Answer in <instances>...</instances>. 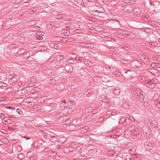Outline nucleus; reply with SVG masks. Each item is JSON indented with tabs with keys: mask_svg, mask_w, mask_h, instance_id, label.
<instances>
[{
	"mask_svg": "<svg viewBox=\"0 0 160 160\" xmlns=\"http://www.w3.org/2000/svg\"><path fill=\"white\" fill-rule=\"evenodd\" d=\"M90 9L93 12L97 13L96 15L97 16H99L100 14L102 13L104 11V9L103 8L98 6H91Z\"/></svg>",
	"mask_w": 160,
	"mask_h": 160,
	"instance_id": "obj_1",
	"label": "nucleus"
},
{
	"mask_svg": "<svg viewBox=\"0 0 160 160\" xmlns=\"http://www.w3.org/2000/svg\"><path fill=\"white\" fill-rule=\"evenodd\" d=\"M148 72L155 76H158L160 74L159 72L156 69H150Z\"/></svg>",
	"mask_w": 160,
	"mask_h": 160,
	"instance_id": "obj_2",
	"label": "nucleus"
},
{
	"mask_svg": "<svg viewBox=\"0 0 160 160\" xmlns=\"http://www.w3.org/2000/svg\"><path fill=\"white\" fill-rule=\"evenodd\" d=\"M145 82H146L147 83L146 85V86L147 87H148L150 88H153L155 87V84L150 82V80H146Z\"/></svg>",
	"mask_w": 160,
	"mask_h": 160,
	"instance_id": "obj_3",
	"label": "nucleus"
},
{
	"mask_svg": "<svg viewBox=\"0 0 160 160\" xmlns=\"http://www.w3.org/2000/svg\"><path fill=\"white\" fill-rule=\"evenodd\" d=\"M120 34L124 36L128 37L129 36L128 32L126 31L122 30L120 32Z\"/></svg>",
	"mask_w": 160,
	"mask_h": 160,
	"instance_id": "obj_4",
	"label": "nucleus"
},
{
	"mask_svg": "<svg viewBox=\"0 0 160 160\" xmlns=\"http://www.w3.org/2000/svg\"><path fill=\"white\" fill-rule=\"evenodd\" d=\"M136 63H137L136 61H133L131 62L130 65L132 68H135L137 67Z\"/></svg>",
	"mask_w": 160,
	"mask_h": 160,
	"instance_id": "obj_5",
	"label": "nucleus"
},
{
	"mask_svg": "<svg viewBox=\"0 0 160 160\" xmlns=\"http://www.w3.org/2000/svg\"><path fill=\"white\" fill-rule=\"evenodd\" d=\"M136 93L138 96L143 94L142 92L139 88H137L136 90Z\"/></svg>",
	"mask_w": 160,
	"mask_h": 160,
	"instance_id": "obj_6",
	"label": "nucleus"
},
{
	"mask_svg": "<svg viewBox=\"0 0 160 160\" xmlns=\"http://www.w3.org/2000/svg\"><path fill=\"white\" fill-rule=\"evenodd\" d=\"M64 68L66 71L69 72L70 71L71 67L70 65H67L65 66Z\"/></svg>",
	"mask_w": 160,
	"mask_h": 160,
	"instance_id": "obj_7",
	"label": "nucleus"
},
{
	"mask_svg": "<svg viewBox=\"0 0 160 160\" xmlns=\"http://www.w3.org/2000/svg\"><path fill=\"white\" fill-rule=\"evenodd\" d=\"M144 97L143 94L142 95L138 96V99L139 100L140 102H142L144 100Z\"/></svg>",
	"mask_w": 160,
	"mask_h": 160,
	"instance_id": "obj_8",
	"label": "nucleus"
},
{
	"mask_svg": "<svg viewBox=\"0 0 160 160\" xmlns=\"http://www.w3.org/2000/svg\"><path fill=\"white\" fill-rule=\"evenodd\" d=\"M37 9V7L35 8H32V9H31L29 13L31 14H32L33 12H34L36 11Z\"/></svg>",
	"mask_w": 160,
	"mask_h": 160,
	"instance_id": "obj_9",
	"label": "nucleus"
},
{
	"mask_svg": "<svg viewBox=\"0 0 160 160\" xmlns=\"http://www.w3.org/2000/svg\"><path fill=\"white\" fill-rule=\"evenodd\" d=\"M120 92V91L119 89H115L113 91V93L115 95H118L119 93Z\"/></svg>",
	"mask_w": 160,
	"mask_h": 160,
	"instance_id": "obj_10",
	"label": "nucleus"
},
{
	"mask_svg": "<svg viewBox=\"0 0 160 160\" xmlns=\"http://www.w3.org/2000/svg\"><path fill=\"white\" fill-rule=\"evenodd\" d=\"M50 141L51 142H54L57 140V138L55 137L54 136H51L50 138Z\"/></svg>",
	"mask_w": 160,
	"mask_h": 160,
	"instance_id": "obj_11",
	"label": "nucleus"
},
{
	"mask_svg": "<svg viewBox=\"0 0 160 160\" xmlns=\"http://www.w3.org/2000/svg\"><path fill=\"white\" fill-rule=\"evenodd\" d=\"M139 130L138 129H136L135 130L134 132V135L135 136H137V135H138L139 134Z\"/></svg>",
	"mask_w": 160,
	"mask_h": 160,
	"instance_id": "obj_12",
	"label": "nucleus"
},
{
	"mask_svg": "<svg viewBox=\"0 0 160 160\" xmlns=\"http://www.w3.org/2000/svg\"><path fill=\"white\" fill-rule=\"evenodd\" d=\"M2 122L3 123H4L5 124H8V123L7 120V118H3L2 120Z\"/></svg>",
	"mask_w": 160,
	"mask_h": 160,
	"instance_id": "obj_13",
	"label": "nucleus"
},
{
	"mask_svg": "<svg viewBox=\"0 0 160 160\" xmlns=\"http://www.w3.org/2000/svg\"><path fill=\"white\" fill-rule=\"evenodd\" d=\"M28 23L31 25H33L36 24V22L35 21L32 20L29 22Z\"/></svg>",
	"mask_w": 160,
	"mask_h": 160,
	"instance_id": "obj_14",
	"label": "nucleus"
},
{
	"mask_svg": "<svg viewBox=\"0 0 160 160\" xmlns=\"http://www.w3.org/2000/svg\"><path fill=\"white\" fill-rule=\"evenodd\" d=\"M20 40L21 43H24L25 41V38L24 37H21L20 38Z\"/></svg>",
	"mask_w": 160,
	"mask_h": 160,
	"instance_id": "obj_15",
	"label": "nucleus"
},
{
	"mask_svg": "<svg viewBox=\"0 0 160 160\" xmlns=\"http://www.w3.org/2000/svg\"><path fill=\"white\" fill-rule=\"evenodd\" d=\"M134 12L137 14H139L140 12V10L138 8H136L134 10Z\"/></svg>",
	"mask_w": 160,
	"mask_h": 160,
	"instance_id": "obj_16",
	"label": "nucleus"
},
{
	"mask_svg": "<svg viewBox=\"0 0 160 160\" xmlns=\"http://www.w3.org/2000/svg\"><path fill=\"white\" fill-rule=\"evenodd\" d=\"M44 32H38L36 33V36H43Z\"/></svg>",
	"mask_w": 160,
	"mask_h": 160,
	"instance_id": "obj_17",
	"label": "nucleus"
},
{
	"mask_svg": "<svg viewBox=\"0 0 160 160\" xmlns=\"http://www.w3.org/2000/svg\"><path fill=\"white\" fill-rule=\"evenodd\" d=\"M148 58H147L146 57H143L142 59V61L144 63L147 64V60Z\"/></svg>",
	"mask_w": 160,
	"mask_h": 160,
	"instance_id": "obj_18",
	"label": "nucleus"
},
{
	"mask_svg": "<svg viewBox=\"0 0 160 160\" xmlns=\"http://www.w3.org/2000/svg\"><path fill=\"white\" fill-rule=\"evenodd\" d=\"M17 112L18 114L20 115H23V112L20 109H17Z\"/></svg>",
	"mask_w": 160,
	"mask_h": 160,
	"instance_id": "obj_19",
	"label": "nucleus"
},
{
	"mask_svg": "<svg viewBox=\"0 0 160 160\" xmlns=\"http://www.w3.org/2000/svg\"><path fill=\"white\" fill-rule=\"evenodd\" d=\"M150 82H152V83L153 84L156 83L158 82V80L156 78H154L152 80H150Z\"/></svg>",
	"mask_w": 160,
	"mask_h": 160,
	"instance_id": "obj_20",
	"label": "nucleus"
},
{
	"mask_svg": "<svg viewBox=\"0 0 160 160\" xmlns=\"http://www.w3.org/2000/svg\"><path fill=\"white\" fill-rule=\"evenodd\" d=\"M3 143L5 144H7L9 142V141L7 138H3Z\"/></svg>",
	"mask_w": 160,
	"mask_h": 160,
	"instance_id": "obj_21",
	"label": "nucleus"
},
{
	"mask_svg": "<svg viewBox=\"0 0 160 160\" xmlns=\"http://www.w3.org/2000/svg\"><path fill=\"white\" fill-rule=\"evenodd\" d=\"M62 18V15L61 14H58L56 17V18L58 19H61Z\"/></svg>",
	"mask_w": 160,
	"mask_h": 160,
	"instance_id": "obj_22",
	"label": "nucleus"
},
{
	"mask_svg": "<svg viewBox=\"0 0 160 160\" xmlns=\"http://www.w3.org/2000/svg\"><path fill=\"white\" fill-rule=\"evenodd\" d=\"M10 118H13V117L12 116H10L9 117H8V118H7V120L8 123V124L10 123H11V119Z\"/></svg>",
	"mask_w": 160,
	"mask_h": 160,
	"instance_id": "obj_23",
	"label": "nucleus"
},
{
	"mask_svg": "<svg viewBox=\"0 0 160 160\" xmlns=\"http://www.w3.org/2000/svg\"><path fill=\"white\" fill-rule=\"evenodd\" d=\"M42 36H36V38L38 40H41L43 39Z\"/></svg>",
	"mask_w": 160,
	"mask_h": 160,
	"instance_id": "obj_24",
	"label": "nucleus"
},
{
	"mask_svg": "<svg viewBox=\"0 0 160 160\" xmlns=\"http://www.w3.org/2000/svg\"><path fill=\"white\" fill-rule=\"evenodd\" d=\"M43 138L46 139H47V138H48V134H47L46 133H44V132H43Z\"/></svg>",
	"mask_w": 160,
	"mask_h": 160,
	"instance_id": "obj_25",
	"label": "nucleus"
},
{
	"mask_svg": "<svg viewBox=\"0 0 160 160\" xmlns=\"http://www.w3.org/2000/svg\"><path fill=\"white\" fill-rule=\"evenodd\" d=\"M11 80H12V82H16L17 81V79H16L15 78V77H13L11 79Z\"/></svg>",
	"mask_w": 160,
	"mask_h": 160,
	"instance_id": "obj_26",
	"label": "nucleus"
},
{
	"mask_svg": "<svg viewBox=\"0 0 160 160\" xmlns=\"http://www.w3.org/2000/svg\"><path fill=\"white\" fill-rule=\"evenodd\" d=\"M156 63H152L151 64V66L153 68H156Z\"/></svg>",
	"mask_w": 160,
	"mask_h": 160,
	"instance_id": "obj_27",
	"label": "nucleus"
},
{
	"mask_svg": "<svg viewBox=\"0 0 160 160\" xmlns=\"http://www.w3.org/2000/svg\"><path fill=\"white\" fill-rule=\"evenodd\" d=\"M74 39L72 38H69L68 42H72L74 41Z\"/></svg>",
	"mask_w": 160,
	"mask_h": 160,
	"instance_id": "obj_28",
	"label": "nucleus"
},
{
	"mask_svg": "<svg viewBox=\"0 0 160 160\" xmlns=\"http://www.w3.org/2000/svg\"><path fill=\"white\" fill-rule=\"evenodd\" d=\"M11 142L12 143L15 144V143L17 142L18 141L17 140H12L11 141Z\"/></svg>",
	"mask_w": 160,
	"mask_h": 160,
	"instance_id": "obj_29",
	"label": "nucleus"
},
{
	"mask_svg": "<svg viewBox=\"0 0 160 160\" xmlns=\"http://www.w3.org/2000/svg\"><path fill=\"white\" fill-rule=\"evenodd\" d=\"M129 119L132 122H133L134 121V118L132 117L131 116L129 117Z\"/></svg>",
	"mask_w": 160,
	"mask_h": 160,
	"instance_id": "obj_30",
	"label": "nucleus"
},
{
	"mask_svg": "<svg viewBox=\"0 0 160 160\" xmlns=\"http://www.w3.org/2000/svg\"><path fill=\"white\" fill-rule=\"evenodd\" d=\"M121 62L123 64H126L128 62L126 60H122L121 61Z\"/></svg>",
	"mask_w": 160,
	"mask_h": 160,
	"instance_id": "obj_31",
	"label": "nucleus"
},
{
	"mask_svg": "<svg viewBox=\"0 0 160 160\" xmlns=\"http://www.w3.org/2000/svg\"><path fill=\"white\" fill-rule=\"evenodd\" d=\"M76 88V87L74 85H72L71 86V89L72 90H75Z\"/></svg>",
	"mask_w": 160,
	"mask_h": 160,
	"instance_id": "obj_32",
	"label": "nucleus"
},
{
	"mask_svg": "<svg viewBox=\"0 0 160 160\" xmlns=\"http://www.w3.org/2000/svg\"><path fill=\"white\" fill-rule=\"evenodd\" d=\"M7 109H12V110L15 109V108L14 107H8L6 108Z\"/></svg>",
	"mask_w": 160,
	"mask_h": 160,
	"instance_id": "obj_33",
	"label": "nucleus"
},
{
	"mask_svg": "<svg viewBox=\"0 0 160 160\" xmlns=\"http://www.w3.org/2000/svg\"><path fill=\"white\" fill-rule=\"evenodd\" d=\"M74 61L72 59H70L68 60V62L72 63Z\"/></svg>",
	"mask_w": 160,
	"mask_h": 160,
	"instance_id": "obj_34",
	"label": "nucleus"
},
{
	"mask_svg": "<svg viewBox=\"0 0 160 160\" xmlns=\"http://www.w3.org/2000/svg\"><path fill=\"white\" fill-rule=\"evenodd\" d=\"M125 120V118L124 117H121V119H120V121H124Z\"/></svg>",
	"mask_w": 160,
	"mask_h": 160,
	"instance_id": "obj_35",
	"label": "nucleus"
},
{
	"mask_svg": "<svg viewBox=\"0 0 160 160\" xmlns=\"http://www.w3.org/2000/svg\"><path fill=\"white\" fill-rule=\"evenodd\" d=\"M157 107L158 108H160V103L159 102H158L156 104Z\"/></svg>",
	"mask_w": 160,
	"mask_h": 160,
	"instance_id": "obj_36",
	"label": "nucleus"
},
{
	"mask_svg": "<svg viewBox=\"0 0 160 160\" xmlns=\"http://www.w3.org/2000/svg\"><path fill=\"white\" fill-rule=\"evenodd\" d=\"M84 60V58L83 57H80V58H78V59H77V60L78 61H82V60Z\"/></svg>",
	"mask_w": 160,
	"mask_h": 160,
	"instance_id": "obj_37",
	"label": "nucleus"
},
{
	"mask_svg": "<svg viewBox=\"0 0 160 160\" xmlns=\"http://www.w3.org/2000/svg\"><path fill=\"white\" fill-rule=\"evenodd\" d=\"M4 83H3L2 82H0V87H4Z\"/></svg>",
	"mask_w": 160,
	"mask_h": 160,
	"instance_id": "obj_38",
	"label": "nucleus"
},
{
	"mask_svg": "<svg viewBox=\"0 0 160 160\" xmlns=\"http://www.w3.org/2000/svg\"><path fill=\"white\" fill-rule=\"evenodd\" d=\"M156 68H160V63H156Z\"/></svg>",
	"mask_w": 160,
	"mask_h": 160,
	"instance_id": "obj_39",
	"label": "nucleus"
},
{
	"mask_svg": "<svg viewBox=\"0 0 160 160\" xmlns=\"http://www.w3.org/2000/svg\"><path fill=\"white\" fill-rule=\"evenodd\" d=\"M4 117V115L2 113H0V118L1 119L3 118V117Z\"/></svg>",
	"mask_w": 160,
	"mask_h": 160,
	"instance_id": "obj_40",
	"label": "nucleus"
},
{
	"mask_svg": "<svg viewBox=\"0 0 160 160\" xmlns=\"http://www.w3.org/2000/svg\"><path fill=\"white\" fill-rule=\"evenodd\" d=\"M77 123H78V125H80L81 123V121L79 120H78L77 121Z\"/></svg>",
	"mask_w": 160,
	"mask_h": 160,
	"instance_id": "obj_41",
	"label": "nucleus"
},
{
	"mask_svg": "<svg viewBox=\"0 0 160 160\" xmlns=\"http://www.w3.org/2000/svg\"><path fill=\"white\" fill-rule=\"evenodd\" d=\"M3 25L2 21L0 20V28H1Z\"/></svg>",
	"mask_w": 160,
	"mask_h": 160,
	"instance_id": "obj_42",
	"label": "nucleus"
},
{
	"mask_svg": "<svg viewBox=\"0 0 160 160\" xmlns=\"http://www.w3.org/2000/svg\"><path fill=\"white\" fill-rule=\"evenodd\" d=\"M63 39H64L63 41L68 42L69 38H64Z\"/></svg>",
	"mask_w": 160,
	"mask_h": 160,
	"instance_id": "obj_43",
	"label": "nucleus"
},
{
	"mask_svg": "<svg viewBox=\"0 0 160 160\" xmlns=\"http://www.w3.org/2000/svg\"><path fill=\"white\" fill-rule=\"evenodd\" d=\"M148 103L147 102H144V105L146 106H148Z\"/></svg>",
	"mask_w": 160,
	"mask_h": 160,
	"instance_id": "obj_44",
	"label": "nucleus"
},
{
	"mask_svg": "<svg viewBox=\"0 0 160 160\" xmlns=\"http://www.w3.org/2000/svg\"><path fill=\"white\" fill-rule=\"evenodd\" d=\"M54 24H55V23H54V22H52L50 24V25L51 26H54Z\"/></svg>",
	"mask_w": 160,
	"mask_h": 160,
	"instance_id": "obj_45",
	"label": "nucleus"
},
{
	"mask_svg": "<svg viewBox=\"0 0 160 160\" xmlns=\"http://www.w3.org/2000/svg\"><path fill=\"white\" fill-rule=\"evenodd\" d=\"M88 130V128L85 127L84 128L83 131L85 132H86Z\"/></svg>",
	"mask_w": 160,
	"mask_h": 160,
	"instance_id": "obj_46",
	"label": "nucleus"
},
{
	"mask_svg": "<svg viewBox=\"0 0 160 160\" xmlns=\"http://www.w3.org/2000/svg\"><path fill=\"white\" fill-rule=\"evenodd\" d=\"M3 144V141L0 140V145H2Z\"/></svg>",
	"mask_w": 160,
	"mask_h": 160,
	"instance_id": "obj_47",
	"label": "nucleus"
},
{
	"mask_svg": "<svg viewBox=\"0 0 160 160\" xmlns=\"http://www.w3.org/2000/svg\"><path fill=\"white\" fill-rule=\"evenodd\" d=\"M63 103H64V104L66 103V101L65 100H63V102H62V103H61V105L62 104L63 105Z\"/></svg>",
	"mask_w": 160,
	"mask_h": 160,
	"instance_id": "obj_48",
	"label": "nucleus"
},
{
	"mask_svg": "<svg viewBox=\"0 0 160 160\" xmlns=\"http://www.w3.org/2000/svg\"><path fill=\"white\" fill-rule=\"evenodd\" d=\"M64 33H66L67 34H68L69 33V32L68 31H66L65 32H64Z\"/></svg>",
	"mask_w": 160,
	"mask_h": 160,
	"instance_id": "obj_49",
	"label": "nucleus"
},
{
	"mask_svg": "<svg viewBox=\"0 0 160 160\" xmlns=\"http://www.w3.org/2000/svg\"><path fill=\"white\" fill-rule=\"evenodd\" d=\"M127 133H125V137L126 138H128V136H126V134Z\"/></svg>",
	"mask_w": 160,
	"mask_h": 160,
	"instance_id": "obj_50",
	"label": "nucleus"
},
{
	"mask_svg": "<svg viewBox=\"0 0 160 160\" xmlns=\"http://www.w3.org/2000/svg\"><path fill=\"white\" fill-rule=\"evenodd\" d=\"M102 120H103V119L102 118H100V121H102Z\"/></svg>",
	"mask_w": 160,
	"mask_h": 160,
	"instance_id": "obj_51",
	"label": "nucleus"
},
{
	"mask_svg": "<svg viewBox=\"0 0 160 160\" xmlns=\"http://www.w3.org/2000/svg\"><path fill=\"white\" fill-rule=\"evenodd\" d=\"M70 127H72V128H75L74 126H73V125H72V126H70Z\"/></svg>",
	"mask_w": 160,
	"mask_h": 160,
	"instance_id": "obj_52",
	"label": "nucleus"
},
{
	"mask_svg": "<svg viewBox=\"0 0 160 160\" xmlns=\"http://www.w3.org/2000/svg\"><path fill=\"white\" fill-rule=\"evenodd\" d=\"M72 102L73 104H74V105L75 104V102L72 101Z\"/></svg>",
	"mask_w": 160,
	"mask_h": 160,
	"instance_id": "obj_53",
	"label": "nucleus"
},
{
	"mask_svg": "<svg viewBox=\"0 0 160 160\" xmlns=\"http://www.w3.org/2000/svg\"><path fill=\"white\" fill-rule=\"evenodd\" d=\"M128 5H127L126 6L125 8H128Z\"/></svg>",
	"mask_w": 160,
	"mask_h": 160,
	"instance_id": "obj_54",
	"label": "nucleus"
},
{
	"mask_svg": "<svg viewBox=\"0 0 160 160\" xmlns=\"http://www.w3.org/2000/svg\"><path fill=\"white\" fill-rule=\"evenodd\" d=\"M90 91V90H88L87 91V92H88V93H89Z\"/></svg>",
	"mask_w": 160,
	"mask_h": 160,
	"instance_id": "obj_55",
	"label": "nucleus"
},
{
	"mask_svg": "<svg viewBox=\"0 0 160 160\" xmlns=\"http://www.w3.org/2000/svg\"><path fill=\"white\" fill-rule=\"evenodd\" d=\"M129 160H134L132 158H129Z\"/></svg>",
	"mask_w": 160,
	"mask_h": 160,
	"instance_id": "obj_56",
	"label": "nucleus"
},
{
	"mask_svg": "<svg viewBox=\"0 0 160 160\" xmlns=\"http://www.w3.org/2000/svg\"><path fill=\"white\" fill-rule=\"evenodd\" d=\"M22 50L23 51V52H25L24 50V49H23H23H22Z\"/></svg>",
	"mask_w": 160,
	"mask_h": 160,
	"instance_id": "obj_57",
	"label": "nucleus"
},
{
	"mask_svg": "<svg viewBox=\"0 0 160 160\" xmlns=\"http://www.w3.org/2000/svg\"><path fill=\"white\" fill-rule=\"evenodd\" d=\"M147 129H148V130H148V132H149V129L147 128Z\"/></svg>",
	"mask_w": 160,
	"mask_h": 160,
	"instance_id": "obj_58",
	"label": "nucleus"
},
{
	"mask_svg": "<svg viewBox=\"0 0 160 160\" xmlns=\"http://www.w3.org/2000/svg\"><path fill=\"white\" fill-rule=\"evenodd\" d=\"M97 13H94V14H95V15H96V14Z\"/></svg>",
	"mask_w": 160,
	"mask_h": 160,
	"instance_id": "obj_59",
	"label": "nucleus"
},
{
	"mask_svg": "<svg viewBox=\"0 0 160 160\" xmlns=\"http://www.w3.org/2000/svg\"><path fill=\"white\" fill-rule=\"evenodd\" d=\"M90 108H91V107H89V108H88V109H90Z\"/></svg>",
	"mask_w": 160,
	"mask_h": 160,
	"instance_id": "obj_60",
	"label": "nucleus"
},
{
	"mask_svg": "<svg viewBox=\"0 0 160 160\" xmlns=\"http://www.w3.org/2000/svg\"><path fill=\"white\" fill-rule=\"evenodd\" d=\"M28 139H30V138H29Z\"/></svg>",
	"mask_w": 160,
	"mask_h": 160,
	"instance_id": "obj_61",
	"label": "nucleus"
}]
</instances>
